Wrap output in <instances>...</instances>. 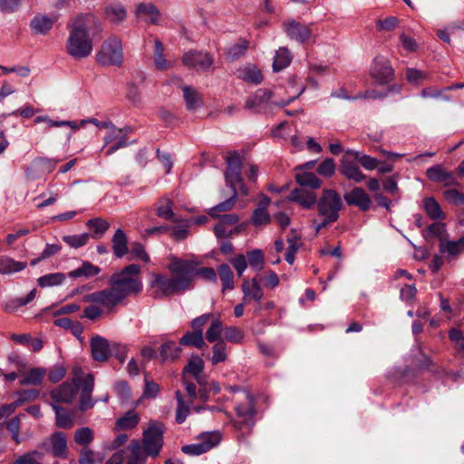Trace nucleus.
<instances>
[{
    "label": "nucleus",
    "mask_w": 464,
    "mask_h": 464,
    "mask_svg": "<svg viewBox=\"0 0 464 464\" xmlns=\"http://www.w3.org/2000/svg\"><path fill=\"white\" fill-rule=\"evenodd\" d=\"M46 370L43 367H34L30 369L27 372L23 374L19 383L21 385H40L43 382Z\"/></svg>",
    "instance_id": "7c9ffc66"
},
{
    "label": "nucleus",
    "mask_w": 464,
    "mask_h": 464,
    "mask_svg": "<svg viewBox=\"0 0 464 464\" xmlns=\"http://www.w3.org/2000/svg\"><path fill=\"white\" fill-rule=\"evenodd\" d=\"M90 238V235L88 233H82L80 235H68L63 237V242L69 245L71 247L79 248L87 244Z\"/></svg>",
    "instance_id": "603ef678"
},
{
    "label": "nucleus",
    "mask_w": 464,
    "mask_h": 464,
    "mask_svg": "<svg viewBox=\"0 0 464 464\" xmlns=\"http://www.w3.org/2000/svg\"><path fill=\"white\" fill-rule=\"evenodd\" d=\"M426 214L433 220H443L446 218L440 204L433 198H426L423 200Z\"/></svg>",
    "instance_id": "58836bf2"
},
{
    "label": "nucleus",
    "mask_w": 464,
    "mask_h": 464,
    "mask_svg": "<svg viewBox=\"0 0 464 464\" xmlns=\"http://www.w3.org/2000/svg\"><path fill=\"white\" fill-rule=\"evenodd\" d=\"M237 198V189L233 190V195L229 198L226 199L225 201L216 205L215 207L211 208L208 211V214L213 218H218V212L221 211H227L230 210L235 203Z\"/></svg>",
    "instance_id": "09e8293b"
},
{
    "label": "nucleus",
    "mask_w": 464,
    "mask_h": 464,
    "mask_svg": "<svg viewBox=\"0 0 464 464\" xmlns=\"http://www.w3.org/2000/svg\"><path fill=\"white\" fill-rule=\"evenodd\" d=\"M335 171V163L333 159H325L318 167L317 172L324 177H331Z\"/></svg>",
    "instance_id": "69168bd1"
},
{
    "label": "nucleus",
    "mask_w": 464,
    "mask_h": 464,
    "mask_svg": "<svg viewBox=\"0 0 464 464\" xmlns=\"http://www.w3.org/2000/svg\"><path fill=\"white\" fill-rule=\"evenodd\" d=\"M183 97L186 102V107L188 111H194L198 106V94L189 86L182 88Z\"/></svg>",
    "instance_id": "3c124183"
},
{
    "label": "nucleus",
    "mask_w": 464,
    "mask_h": 464,
    "mask_svg": "<svg viewBox=\"0 0 464 464\" xmlns=\"http://www.w3.org/2000/svg\"><path fill=\"white\" fill-rule=\"evenodd\" d=\"M204 370V361L198 355L192 356L184 368V375L188 373L192 375L199 384L203 383L201 373Z\"/></svg>",
    "instance_id": "f704fd0d"
},
{
    "label": "nucleus",
    "mask_w": 464,
    "mask_h": 464,
    "mask_svg": "<svg viewBox=\"0 0 464 464\" xmlns=\"http://www.w3.org/2000/svg\"><path fill=\"white\" fill-rule=\"evenodd\" d=\"M124 299L112 286L84 296V301L101 304L109 313L114 312L116 306L122 303Z\"/></svg>",
    "instance_id": "6e6552de"
},
{
    "label": "nucleus",
    "mask_w": 464,
    "mask_h": 464,
    "mask_svg": "<svg viewBox=\"0 0 464 464\" xmlns=\"http://www.w3.org/2000/svg\"><path fill=\"white\" fill-rule=\"evenodd\" d=\"M132 131L131 128L126 126L124 128H117L112 124L108 131V134L104 137V145H108L111 142L122 143L126 147L129 143L127 141L128 135Z\"/></svg>",
    "instance_id": "b1692460"
},
{
    "label": "nucleus",
    "mask_w": 464,
    "mask_h": 464,
    "mask_svg": "<svg viewBox=\"0 0 464 464\" xmlns=\"http://www.w3.org/2000/svg\"><path fill=\"white\" fill-rule=\"evenodd\" d=\"M406 78L410 83L419 85L428 80L429 73L415 68H408L406 71Z\"/></svg>",
    "instance_id": "5fc2aeb1"
},
{
    "label": "nucleus",
    "mask_w": 464,
    "mask_h": 464,
    "mask_svg": "<svg viewBox=\"0 0 464 464\" xmlns=\"http://www.w3.org/2000/svg\"><path fill=\"white\" fill-rule=\"evenodd\" d=\"M223 324L219 319H214L206 332V339L209 343H215L220 339Z\"/></svg>",
    "instance_id": "de8ad7c7"
},
{
    "label": "nucleus",
    "mask_w": 464,
    "mask_h": 464,
    "mask_svg": "<svg viewBox=\"0 0 464 464\" xmlns=\"http://www.w3.org/2000/svg\"><path fill=\"white\" fill-rule=\"evenodd\" d=\"M86 225L93 229L98 237H102L110 227L109 223L101 218L89 219Z\"/></svg>",
    "instance_id": "052dcab7"
},
{
    "label": "nucleus",
    "mask_w": 464,
    "mask_h": 464,
    "mask_svg": "<svg viewBox=\"0 0 464 464\" xmlns=\"http://www.w3.org/2000/svg\"><path fill=\"white\" fill-rule=\"evenodd\" d=\"M273 92L268 89H258L246 101V109H265L272 102Z\"/></svg>",
    "instance_id": "6ab92c4d"
},
{
    "label": "nucleus",
    "mask_w": 464,
    "mask_h": 464,
    "mask_svg": "<svg viewBox=\"0 0 464 464\" xmlns=\"http://www.w3.org/2000/svg\"><path fill=\"white\" fill-rule=\"evenodd\" d=\"M220 437L218 433L209 432L200 436L197 443L185 445L181 448L183 453L191 456H198L218 444Z\"/></svg>",
    "instance_id": "9b49d317"
},
{
    "label": "nucleus",
    "mask_w": 464,
    "mask_h": 464,
    "mask_svg": "<svg viewBox=\"0 0 464 464\" xmlns=\"http://www.w3.org/2000/svg\"><path fill=\"white\" fill-rule=\"evenodd\" d=\"M173 206L174 202L170 198L166 197L161 198L156 208L158 217L175 223L180 222L181 219H179L173 211Z\"/></svg>",
    "instance_id": "393cba45"
},
{
    "label": "nucleus",
    "mask_w": 464,
    "mask_h": 464,
    "mask_svg": "<svg viewBox=\"0 0 464 464\" xmlns=\"http://www.w3.org/2000/svg\"><path fill=\"white\" fill-rule=\"evenodd\" d=\"M180 345L202 348L205 344L203 334L199 332H187L179 340Z\"/></svg>",
    "instance_id": "37998d69"
},
{
    "label": "nucleus",
    "mask_w": 464,
    "mask_h": 464,
    "mask_svg": "<svg viewBox=\"0 0 464 464\" xmlns=\"http://www.w3.org/2000/svg\"><path fill=\"white\" fill-rule=\"evenodd\" d=\"M237 418L233 424L237 429L252 428L256 423L255 400L252 394L243 392L235 406Z\"/></svg>",
    "instance_id": "39448f33"
},
{
    "label": "nucleus",
    "mask_w": 464,
    "mask_h": 464,
    "mask_svg": "<svg viewBox=\"0 0 464 464\" xmlns=\"http://www.w3.org/2000/svg\"><path fill=\"white\" fill-rule=\"evenodd\" d=\"M94 438L92 430L89 427H82L78 429L74 433V440L77 444L87 446Z\"/></svg>",
    "instance_id": "8fccbe9b"
},
{
    "label": "nucleus",
    "mask_w": 464,
    "mask_h": 464,
    "mask_svg": "<svg viewBox=\"0 0 464 464\" xmlns=\"http://www.w3.org/2000/svg\"><path fill=\"white\" fill-rule=\"evenodd\" d=\"M26 267L25 262L15 261L14 259L7 256H0V274L11 275L20 272Z\"/></svg>",
    "instance_id": "72a5a7b5"
},
{
    "label": "nucleus",
    "mask_w": 464,
    "mask_h": 464,
    "mask_svg": "<svg viewBox=\"0 0 464 464\" xmlns=\"http://www.w3.org/2000/svg\"><path fill=\"white\" fill-rule=\"evenodd\" d=\"M140 421V418L133 411H128L123 417L117 420L119 430H130L135 428Z\"/></svg>",
    "instance_id": "49530a36"
},
{
    "label": "nucleus",
    "mask_w": 464,
    "mask_h": 464,
    "mask_svg": "<svg viewBox=\"0 0 464 464\" xmlns=\"http://www.w3.org/2000/svg\"><path fill=\"white\" fill-rule=\"evenodd\" d=\"M130 254L146 263L150 261L149 255L146 253L144 246L139 242L131 244Z\"/></svg>",
    "instance_id": "774afa93"
},
{
    "label": "nucleus",
    "mask_w": 464,
    "mask_h": 464,
    "mask_svg": "<svg viewBox=\"0 0 464 464\" xmlns=\"http://www.w3.org/2000/svg\"><path fill=\"white\" fill-rule=\"evenodd\" d=\"M130 451L126 464H145L146 454L139 440H132L128 446Z\"/></svg>",
    "instance_id": "c9c22d12"
},
{
    "label": "nucleus",
    "mask_w": 464,
    "mask_h": 464,
    "mask_svg": "<svg viewBox=\"0 0 464 464\" xmlns=\"http://www.w3.org/2000/svg\"><path fill=\"white\" fill-rule=\"evenodd\" d=\"M111 243L113 254L117 258H122L129 252L128 237L122 229L118 228L115 231Z\"/></svg>",
    "instance_id": "a878e982"
},
{
    "label": "nucleus",
    "mask_w": 464,
    "mask_h": 464,
    "mask_svg": "<svg viewBox=\"0 0 464 464\" xmlns=\"http://www.w3.org/2000/svg\"><path fill=\"white\" fill-rule=\"evenodd\" d=\"M436 221L427 227L425 237L426 238H438L440 243H441L449 237V235L445 224L440 222L441 220Z\"/></svg>",
    "instance_id": "a19ab883"
},
{
    "label": "nucleus",
    "mask_w": 464,
    "mask_h": 464,
    "mask_svg": "<svg viewBox=\"0 0 464 464\" xmlns=\"http://www.w3.org/2000/svg\"><path fill=\"white\" fill-rule=\"evenodd\" d=\"M91 352L92 356L95 361H107L111 354L108 340L100 335L92 337L91 340Z\"/></svg>",
    "instance_id": "a211bd4d"
},
{
    "label": "nucleus",
    "mask_w": 464,
    "mask_h": 464,
    "mask_svg": "<svg viewBox=\"0 0 464 464\" xmlns=\"http://www.w3.org/2000/svg\"><path fill=\"white\" fill-rule=\"evenodd\" d=\"M43 456L40 451H30L20 456L13 464H42Z\"/></svg>",
    "instance_id": "13d9d810"
},
{
    "label": "nucleus",
    "mask_w": 464,
    "mask_h": 464,
    "mask_svg": "<svg viewBox=\"0 0 464 464\" xmlns=\"http://www.w3.org/2000/svg\"><path fill=\"white\" fill-rule=\"evenodd\" d=\"M440 253L446 256L447 258H454L464 253V236L459 240H450L449 237L440 243Z\"/></svg>",
    "instance_id": "412c9836"
},
{
    "label": "nucleus",
    "mask_w": 464,
    "mask_h": 464,
    "mask_svg": "<svg viewBox=\"0 0 464 464\" xmlns=\"http://www.w3.org/2000/svg\"><path fill=\"white\" fill-rule=\"evenodd\" d=\"M181 353L180 346L172 341L165 342L160 348V356L162 362L175 361Z\"/></svg>",
    "instance_id": "e433bc0d"
},
{
    "label": "nucleus",
    "mask_w": 464,
    "mask_h": 464,
    "mask_svg": "<svg viewBox=\"0 0 464 464\" xmlns=\"http://www.w3.org/2000/svg\"><path fill=\"white\" fill-rule=\"evenodd\" d=\"M73 377L50 392L51 403H71L81 390L80 410L84 411L94 406L92 399L94 387V377L92 373L84 374L80 367H74Z\"/></svg>",
    "instance_id": "f03ea898"
},
{
    "label": "nucleus",
    "mask_w": 464,
    "mask_h": 464,
    "mask_svg": "<svg viewBox=\"0 0 464 464\" xmlns=\"http://www.w3.org/2000/svg\"><path fill=\"white\" fill-rule=\"evenodd\" d=\"M289 201L298 203L304 209H311L317 202L316 194L304 188H295L291 191Z\"/></svg>",
    "instance_id": "dca6fc26"
},
{
    "label": "nucleus",
    "mask_w": 464,
    "mask_h": 464,
    "mask_svg": "<svg viewBox=\"0 0 464 464\" xmlns=\"http://www.w3.org/2000/svg\"><path fill=\"white\" fill-rule=\"evenodd\" d=\"M105 18L112 24L122 23L127 15L126 9L121 4L108 5L104 9Z\"/></svg>",
    "instance_id": "c756f323"
},
{
    "label": "nucleus",
    "mask_w": 464,
    "mask_h": 464,
    "mask_svg": "<svg viewBox=\"0 0 464 464\" xmlns=\"http://www.w3.org/2000/svg\"><path fill=\"white\" fill-rule=\"evenodd\" d=\"M123 59L121 42L112 36L104 41L97 54V61L103 65H119Z\"/></svg>",
    "instance_id": "0eeeda50"
},
{
    "label": "nucleus",
    "mask_w": 464,
    "mask_h": 464,
    "mask_svg": "<svg viewBox=\"0 0 464 464\" xmlns=\"http://www.w3.org/2000/svg\"><path fill=\"white\" fill-rule=\"evenodd\" d=\"M293 59L291 52L286 47H280L275 55L273 69L275 72L286 68Z\"/></svg>",
    "instance_id": "4c0bfd02"
},
{
    "label": "nucleus",
    "mask_w": 464,
    "mask_h": 464,
    "mask_svg": "<svg viewBox=\"0 0 464 464\" xmlns=\"http://www.w3.org/2000/svg\"><path fill=\"white\" fill-rule=\"evenodd\" d=\"M312 25L299 23L295 19H286L283 22L282 28L289 39L304 44L313 36Z\"/></svg>",
    "instance_id": "9d476101"
},
{
    "label": "nucleus",
    "mask_w": 464,
    "mask_h": 464,
    "mask_svg": "<svg viewBox=\"0 0 464 464\" xmlns=\"http://www.w3.org/2000/svg\"><path fill=\"white\" fill-rule=\"evenodd\" d=\"M428 179L433 182H444L449 185L453 180V176L450 172L445 170L441 165H434L426 170Z\"/></svg>",
    "instance_id": "2f4dec72"
},
{
    "label": "nucleus",
    "mask_w": 464,
    "mask_h": 464,
    "mask_svg": "<svg viewBox=\"0 0 464 464\" xmlns=\"http://www.w3.org/2000/svg\"><path fill=\"white\" fill-rule=\"evenodd\" d=\"M227 347L223 342H218L212 347L213 355L211 357V362L213 365H216L219 362H225L227 360Z\"/></svg>",
    "instance_id": "bf43d9fd"
},
{
    "label": "nucleus",
    "mask_w": 464,
    "mask_h": 464,
    "mask_svg": "<svg viewBox=\"0 0 464 464\" xmlns=\"http://www.w3.org/2000/svg\"><path fill=\"white\" fill-rule=\"evenodd\" d=\"M227 169L225 172L227 184L232 188L237 189V182H240L242 162L237 152L233 151L227 157Z\"/></svg>",
    "instance_id": "f8f14e48"
},
{
    "label": "nucleus",
    "mask_w": 464,
    "mask_h": 464,
    "mask_svg": "<svg viewBox=\"0 0 464 464\" xmlns=\"http://www.w3.org/2000/svg\"><path fill=\"white\" fill-rule=\"evenodd\" d=\"M89 22V14H79L68 24L69 37L66 50L76 59L85 58L92 51V42L88 30Z\"/></svg>",
    "instance_id": "7ed1b4c3"
},
{
    "label": "nucleus",
    "mask_w": 464,
    "mask_h": 464,
    "mask_svg": "<svg viewBox=\"0 0 464 464\" xmlns=\"http://www.w3.org/2000/svg\"><path fill=\"white\" fill-rule=\"evenodd\" d=\"M109 284L124 298L128 295L140 294L142 290L140 266L131 264L123 267L111 276Z\"/></svg>",
    "instance_id": "20e7f679"
},
{
    "label": "nucleus",
    "mask_w": 464,
    "mask_h": 464,
    "mask_svg": "<svg viewBox=\"0 0 464 464\" xmlns=\"http://www.w3.org/2000/svg\"><path fill=\"white\" fill-rule=\"evenodd\" d=\"M55 19L45 14H36L30 22V29L34 34L45 35L53 28Z\"/></svg>",
    "instance_id": "aec40b11"
},
{
    "label": "nucleus",
    "mask_w": 464,
    "mask_h": 464,
    "mask_svg": "<svg viewBox=\"0 0 464 464\" xmlns=\"http://www.w3.org/2000/svg\"><path fill=\"white\" fill-rule=\"evenodd\" d=\"M163 445V427L161 424H150L143 432L144 452L153 458L160 454Z\"/></svg>",
    "instance_id": "1a4fd4ad"
},
{
    "label": "nucleus",
    "mask_w": 464,
    "mask_h": 464,
    "mask_svg": "<svg viewBox=\"0 0 464 464\" xmlns=\"http://www.w3.org/2000/svg\"><path fill=\"white\" fill-rule=\"evenodd\" d=\"M53 410L55 411L56 425L63 429H70L73 426L74 413L66 409L51 403Z\"/></svg>",
    "instance_id": "c85d7f7f"
},
{
    "label": "nucleus",
    "mask_w": 464,
    "mask_h": 464,
    "mask_svg": "<svg viewBox=\"0 0 464 464\" xmlns=\"http://www.w3.org/2000/svg\"><path fill=\"white\" fill-rule=\"evenodd\" d=\"M248 262L251 267L260 271L263 269L264 254L260 249H255L247 253Z\"/></svg>",
    "instance_id": "e2e57ef3"
},
{
    "label": "nucleus",
    "mask_w": 464,
    "mask_h": 464,
    "mask_svg": "<svg viewBox=\"0 0 464 464\" xmlns=\"http://www.w3.org/2000/svg\"><path fill=\"white\" fill-rule=\"evenodd\" d=\"M218 276L222 282V290L225 291L227 289L234 288V274L230 268V266L227 264L221 265L218 269Z\"/></svg>",
    "instance_id": "c03bdc74"
},
{
    "label": "nucleus",
    "mask_w": 464,
    "mask_h": 464,
    "mask_svg": "<svg viewBox=\"0 0 464 464\" xmlns=\"http://www.w3.org/2000/svg\"><path fill=\"white\" fill-rule=\"evenodd\" d=\"M164 46L162 43L156 39L154 41L153 61L156 68L160 71H167L173 67L174 63L164 57Z\"/></svg>",
    "instance_id": "cd10ccee"
},
{
    "label": "nucleus",
    "mask_w": 464,
    "mask_h": 464,
    "mask_svg": "<svg viewBox=\"0 0 464 464\" xmlns=\"http://www.w3.org/2000/svg\"><path fill=\"white\" fill-rule=\"evenodd\" d=\"M343 198L347 205L357 207L361 211H367L372 207L370 196L362 188L356 187L344 193Z\"/></svg>",
    "instance_id": "2eb2a0df"
},
{
    "label": "nucleus",
    "mask_w": 464,
    "mask_h": 464,
    "mask_svg": "<svg viewBox=\"0 0 464 464\" xmlns=\"http://www.w3.org/2000/svg\"><path fill=\"white\" fill-rule=\"evenodd\" d=\"M339 171L346 179L357 183H360L366 179V176L362 172L358 164L348 160L346 156H344L341 160Z\"/></svg>",
    "instance_id": "f3484780"
},
{
    "label": "nucleus",
    "mask_w": 464,
    "mask_h": 464,
    "mask_svg": "<svg viewBox=\"0 0 464 464\" xmlns=\"http://www.w3.org/2000/svg\"><path fill=\"white\" fill-rule=\"evenodd\" d=\"M65 275L63 273H51L40 276L37 280L40 287H50L61 285L65 280Z\"/></svg>",
    "instance_id": "a18cd8bd"
},
{
    "label": "nucleus",
    "mask_w": 464,
    "mask_h": 464,
    "mask_svg": "<svg viewBox=\"0 0 464 464\" xmlns=\"http://www.w3.org/2000/svg\"><path fill=\"white\" fill-rule=\"evenodd\" d=\"M317 211L329 221H336L343 208L341 196L334 189H324L322 196L316 202Z\"/></svg>",
    "instance_id": "423d86ee"
},
{
    "label": "nucleus",
    "mask_w": 464,
    "mask_h": 464,
    "mask_svg": "<svg viewBox=\"0 0 464 464\" xmlns=\"http://www.w3.org/2000/svg\"><path fill=\"white\" fill-rule=\"evenodd\" d=\"M182 63L188 68L207 71L213 64V59L207 53L189 51L182 56Z\"/></svg>",
    "instance_id": "4468645a"
},
{
    "label": "nucleus",
    "mask_w": 464,
    "mask_h": 464,
    "mask_svg": "<svg viewBox=\"0 0 464 464\" xmlns=\"http://www.w3.org/2000/svg\"><path fill=\"white\" fill-rule=\"evenodd\" d=\"M51 452L55 457H66L67 442L63 433L55 432L50 438Z\"/></svg>",
    "instance_id": "473e14b6"
},
{
    "label": "nucleus",
    "mask_w": 464,
    "mask_h": 464,
    "mask_svg": "<svg viewBox=\"0 0 464 464\" xmlns=\"http://www.w3.org/2000/svg\"><path fill=\"white\" fill-rule=\"evenodd\" d=\"M237 75L239 79L248 83L259 84L263 81L261 71L255 64L251 63L239 67L237 70Z\"/></svg>",
    "instance_id": "4be33fe9"
},
{
    "label": "nucleus",
    "mask_w": 464,
    "mask_h": 464,
    "mask_svg": "<svg viewBox=\"0 0 464 464\" xmlns=\"http://www.w3.org/2000/svg\"><path fill=\"white\" fill-rule=\"evenodd\" d=\"M248 43L242 41L230 46L227 51V58L230 61H235L244 55L247 49Z\"/></svg>",
    "instance_id": "6e6d98bb"
},
{
    "label": "nucleus",
    "mask_w": 464,
    "mask_h": 464,
    "mask_svg": "<svg viewBox=\"0 0 464 464\" xmlns=\"http://www.w3.org/2000/svg\"><path fill=\"white\" fill-rule=\"evenodd\" d=\"M57 161L48 158H36L34 160V167H38L41 173H50L56 167Z\"/></svg>",
    "instance_id": "0e129e2a"
},
{
    "label": "nucleus",
    "mask_w": 464,
    "mask_h": 464,
    "mask_svg": "<svg viewBox=\"0 0 464 464\" xmlns=\"http://www.w3.org/2000/svg\"><path fill=\"white\" fill-rule=\"evenodd\" d=\"M176 399L178 401V408L176 413V421L178 423H183L189 413V406L186 405L181 392L179 391L176 392Z\"/></svg>",
    "instance_id": "4d7b16f0"
},
{
    "label": "nucleus",
    "mask_w": 464,
    "mask_h": 464,
    "mask_svg": "<svg viewBox=\"0 0 464 464\" xmlns=\"http://www.w3.org/2000/svg\"><path fill=\"white\" fill-rule=\"evenodd\" d=\"M101 269L97 266L92 265L90 262H83L82 265L78 267L77 269H74L68 273V276L70 277L78 278V277H92L94 276H97L100 273Z\"/></svg>",
    "instance_id": "ea45409f"
},
{
    "label": "nucleus",
    "mask_w": 464,
    "mask_h": 464,
    "mask_svg": "<svg viewBox=\"0 0 464 464\" xmlns=\"http://www.w3.org/2000/svg\"><path fill=\"white\" fill-rule=\"evenodd\" d=\"M444 197L451 204L459 205L464 203V194L454 188L445 190Z\"/></svg>",
    "instance_id": "338daca9"
},
{
    "label": "nucleus",
    "mask_w": 464,
    "mask_h": 464,
    "mask_svg": "<svg viewBox=\"0 0 464 464\" xmlns=\"http://www.w3.org/2000/svg\"><path fill=\"white\" fill-rule=\"evenodd\" d=\"M169 270L171 273L169 277L162 274H151L150 285L153 290V298L169 297L192 289L197 276L209 281L217 279L214 268H198V263L193 260L173 258L169 265Z\"/></svg>",
    "instance_id": "f257e3e1"
},
{
    "label": "nucleus",
    "mask_w": 464,
    "mask_h": 464,
    "mask_svg": "<svg viewBox=\"0 0 464 464\" xmlns=\"http://www.w3.org/2000/svg\"><path fill=\"white\" fill-rule=\"evenodd\" d=\"M251 221L256 227L266 226L271 222V217L267 209L256 208L253 212Z\"/></svg>",
    "instance_id": "864d4df0"
},
{
    "label": "nucleus",
    "mask_w": 464,
    "mask_h": 464,
    "mask_svg": "<svg viewBox=\"0 0 464 464\" xmlns=\"http://www.w3.org/2000/svg\"><path fill=\"white\" fill-rule=\"evenodd\" d=\"M224 336L227 342L239 343L244 338V332L236 326H228L224 329Z\"/></svg>",
    "instance_id": "680f3d73"
},
{
    "label": "nucleus",
    "mask_w": 464,
    "mask_h": 464,
    "mask_svg": "<svg viewBox=\"0 0 464 464\" xmlns=\"http://www.w3.org/2000/svg\"><path fill=\"white\" fill-rule=\"evenodd\" d=\"M295 180L302 188H318L322 184V181L314 173L307 171L296 173Z\"/></svg>",
    "instance_id": "79ce46f5"
},
{
    "label": "nucleus",
    "mask_w": 464,
    "mask_h": 464,
    "mask_svg": "<svg viewBox=\"0 0 464 464\" xmlns=\"http://www.w3.org/2000/svg\"><path fill=\"white\" fill-rule=\"evenodd\" d=\"M136 14L152 24H158L160 17L157 6L151 3H140L136 7Z\"/></svg>",
    "instance_id": "5701e85b"
},
{
    "label": "nucleus",
    "mask_w": 464,
    "mask_h": 464,
    "mask_svg": "<svg viewBox=\"0 0 464 464\" xmlns=\"http://www.w3.org/2000/svg\"><path fill=\"white\" fill-rule=\"evenodd\" d=\"M242 292L244 294L243 302L244 304H248L251 300L256 302H259L263 297V290L256 279L252 280L251 286L247 280H244L242 284Z\"/></svg>",
    "instance_id": "bb28decb"
},
{
    "label": "nucleus",
    "mask_w": 464,
    "mask_h": 464,
    "mask_svg": "<svg viewBox=\"0 0 464 464\" xmlns=\"http://www.w3.org/2000/svg\"><path fill=\"white\" fill-rule=\"evenodd\" d=\"M371 75L381 84L390 82L393 78V69L389 60L383 56H378L373 60Z\"/></svg>",
    "instance_id": "ddd939ff"
}]
</instances>
